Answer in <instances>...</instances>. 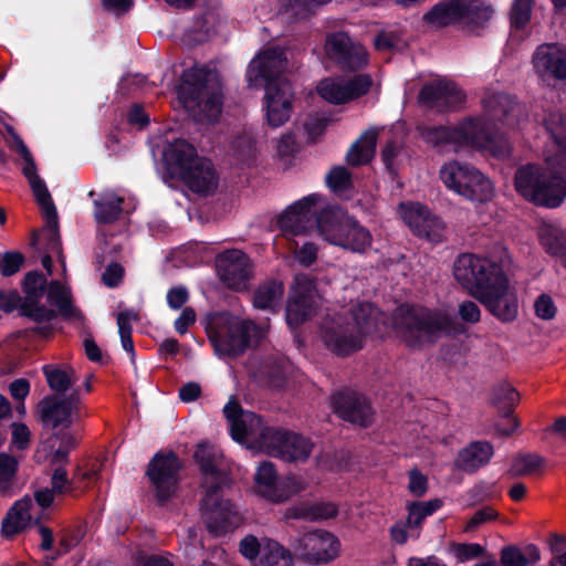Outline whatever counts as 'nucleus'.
Here are the masks:
<instances>
[{"mask_svg":"<svg viewBox=\"0 0 566 566\" xmlns=\"http://www.w3.org/2000/svg\"><path fill=\"white\" fill-rule=\"evenodd\" d=\"M353 318V323L325 319L321 326L324 345L339 357L361 349L365 337H384L390 328L410 350H422L442 336L454 338L467 332L451 314L410 303L398 305L390 315L369 302L360 303Z\"/></svg>","mask_w":566,"mask_h":566,"instance_id":"obj_1","label":"nucleus"},{"mask_svg":"<svg viewBox=\"0 0 566 566\" xmlns=\"http://www.w3.org/2000/svg\"><path fill=\"white\" fill-rule=\"evenodd\" d=\"M322 197L311 193L290 205L276 220L284 235L304 234L316 228L329 244L346 251L365 254L373 244L370 231L355 217L345 216L337 207L326 206L317 210Z\"/></svg>","mask_w":566,"mask_h":566,"instance_id":"obj_2","label":"nucleus"},{"mask_svg":"<svg viewBox=\"0 0 566 566\" xmlns=\"http://www.w3.org/2000/svg\"><path fill=\"white\" fill-rule=\"evenodd\" d=\"M193 460L201 475L203 495L200 506L206 527L210 534L223 536L234 531L240 522L235 505L227 497L233 484L232 478L219 468L218 453L210 443H199Z\"/></svg>","mask_w":566,"mask_h":566,"instance_id":"obj_3","label":"nucleus"},{"mask_svg":"<svg viewBox=\"0 0 566 566\" xmlns=\"http://www.w3.org/2000/svg\"><path fill=\"white\" fill-rule=\"evenodd\" d=\"M285 62L286 59L281 49L270 48L250 62L245 75L250 87L264 85L265 117L268 125L273 128L284 125L293 111V86L282 76Z\"/></svg>","mask_w":566,"mask_h":566,"instance_id":"obj_4","label":"nucleus"},{"mask_svg":"<svg viewBox=\"0 0 566 566\" xmlns=\"http://www.w3.org/2000/svg\"><path fill=\"white\" fill-rule=\"evenodd\" d=\"M419 134L424 143L433 147L450 144L471 146L489 150L494 157L505 158L510 154L507 143L500 138L482 118H465L458 126H422Z\"/></svg>","mask_w":566,"mask_h":566,"instance_id":"obj_5","label":"nucleus"},{"mask_svg":"<svg viewBox=\"0 0 566 566\" xmlns=\"http://www.w3.org/2000/svg\"><path fill=\"white\" fill-rule=\"evenodd\" d=\"M552 169L536 164L517 168L514 176L516 191L537 207L555 209L566 199V169L553 161Z\"/></svg>","mask_w":566,"mask_h":566,"instance_id":"obj_6","label":"nucleus"},{"mask_svg":"<svg viewBox=\"0 0 566 566\" xmlns=\"http://www.w3.org/2000/svg\"><path fill=\"white\" fill-rule=\"evenodd\" d=\"M179 101L198 111L208 120H217L222 112V84L217 71L209 66H192L182 72L177 86Z\"/></svg>","mask_w":566,"mask_h":566,"instance_id":"obj_7","label":"nucleus"},{"mask_svg":"<svg viewBox=\"0 0 566 566\" xmlns=\"http://www.w3.org/2000/svg\"><path fill=\"white\" fill-rule=\"evenodd\" d=\"M263 336L264 331L255 323L231 316L219 317L208 328L209 340L220 357H239L252 339L259 343Z\"/></svg>","mask_w":566,"mask_h":566,"instance_id":"obj_8","label":"nucleus"},{"mask_svg":"<svg viewBox=\"0 0 566 566\" xmlns=\"http://www.w3.org/2000/svg\"><path fill=\"white\" fill-rule=\"evenodd\" d=\"M453 276L475 298L509 279L500 261L473 253L455 259Z\"/></svg>","mask_w":566,"mask_h":566,"instance_id":"obj_9","label":"nucleus"},{"mask_svg":"<svg viewBox=\"0 0 566 566\" xmlns=\"http://www.w3.org/2000/svg\"><path fill=\"white\" fill-rule=\"evenodd\" d=\"M440 178L447 188L470 201L486 202L493 196V185L474 166L452 161L440 169Z\"/></svg>","mask_w":566,"mask_h":566,"instance_id":"obj_10","label":"nucleus"},{"mask_svg":"<svg viewBox=\"0 0 566 566\" xmlns=\"http://www.w3.org/2000/svg\"><path fill=\"white\" fill-rule=\"evenodd\" d=\"M181 469L182 462L174 451H159L148 462L146 475L159 506H164L176 493Z\"/></svg>","mask_w":566,"mask_h":566,"instance_id":"obj_11","label":"nucleus"},{"mask_svg":"<svg viewBox=\"0 0 566 566\" xmlns=\"http://www.w3.org/2000/svg\"><path fill=\"white\" fill-rule=\"evenodd\" d=\"M49 286L45 275L39 271L33 270L28 272L21 283L22 291L27 303L23 306V314L25 318L36 323L38 327L33 328V332L46 336L51 334L52 328L49 325H44L56 319V313L54 308L48 307L41 303V298L46 292Z\"/></svg>","mask_w":566,"mask_h":566,"instance_id":"obj_12","label":"nucleus"},{"mask_svg":"<svg viewBox=\"0 0 566 566\" xmlns=\"http://www.w3.org/2000/svg\"><path fill=\"white\" fill-rule=\"evenodd\" d=\"M295 555L306 564L322 565L334 560L339 553V539L331 532L315 530L290 539Z\"/></svg>","mask_w":566,"mask_h":566,"instance_id":"obj_13","label":"nucleus"},{"mask_svg":"<svg viewBox=\"0 0 566 566\" xmlns=\"http://www.w3.org/2000/svg\"><path fill=\"white\" fill-rule=\"evenodd\" d=\"M220 280L231 290H244L253 276L251 258L240 249H227L216 256Z\"/></svg>","mask_w":566,"mask_h":566,"instance_id":"obj_14","label":"nucleus"},{"mask_svg":"<svg viewBox=\"0 0 566 566\" xmlns=\"http://www.w3.org/2000/svg\"><path fill=\"white\" fill-rule=\"evenodd\" d=\"M325 51L328 57L343 71L356 72L368 63V54L365 48L353 41L343 31L331 33L327 36Z\"/></svg>","mask_w":566,"mask_h":566,"instance_id":"obj_15","label":"nucleus"},{"mask_svg":"<svg viewBox=\"0 0 566 566\" xmlns=\"http://www.w3.org/2000/svg\"><path fill=\"white\" fill-rule=\"evenodd\" d=\"M482 105L484 116H478L476 118L485 120L488 126L507 143L510 154L506 157L511 156L512 147L510 142L496 127V123L506 127H514L518 123L520 112L515 97L506 93H493L482 99Z\"/></svg>","mask_w":566,"mask_h":566,"instance_id":"obj_16","label":"nucleus"},{"mask_svg":"<svg viewBox=\"0 0 566 566\" xmlns=\"http://www.w3.org/2000/svg\"><path fill=\"white\" fill-rule=\"evenodd\" d=\"M464 92L451 80L438 78L427 82L419 91V102L443 113L459 108L465 102Z\"/></svg>","mask_w":566,"mask_h":566,"instance_id":"obj_17","label":"nucleus"},{"mask_svg":"<svg viewBox=\"0 0 566 566\" xmlns=\"http://www.w3.org/2000/svg\"><path fill=\"white\" fill-rule=\"evenodd\" d=\"M315 313V284L302 277L296 279L285 307V319L290 327L295 328L308 321Z\"/></svg>","mask_w":566,"mask_h":566,"instance_id":"obj_18","label":"nucleus"},{"mask_svg":"<svg viewBox=\"0 0 566 566\" xmlns=\"http://www.w3.org/2000/svg\"><path fill=\"white\" fill-rule=\"evenodd\" d=\"M520 400L518 391L507 382H501L493 387L491 405L496 408L501 420L494 423V429L500 437H510L518 428V420L513 417L514 409Z\"/></svg>","mask_w":566,"mask_h":566,"instance_id":"obj_19","label":"nucleus"},{"mask_svg":"<svg viewBox=\"0 0 566 566\" xmlns=\"http://www.w3.org/2000/svg\"><path fill=\"white\" fill-rule=\"evenodd\" d=\"M476 300L501 323H512L517 318L518 300L510 289L509 279L482 295H476Z\"/></svg>","mask_w":566,"mask_h":566,"instance_id":"obj_20","label":"nucleus"},{"mask_svg":"<svg viewBox=\"0 0 566 566\" xmlns=\"http://www.w3.org/2000/svg\"><path fill=\"white\" fill-rule=\"evenodd\" d=\"M334 412L344 421L368 427L371 422V406L368 399L354 390H340L333 395Z\"/></svg>","mask_w":566,"mask_h":566,"instance_id":"obj_21","label":"nucleus"},{"mask_svg":"<svg viewBox=\"0 0 566 566\" xmlns=\"http://www.w3.org/2000/svg\"><path fill=\"white\" fill-rule=\"evenodd\" d=\"M198 156L197 149L185 139L168 143L163 151L165 175L169 179L181 181Z\"/></svg>","mask_w":566,"mask_h":566,"instance_id":"obj_22","label":"nucleus"},{"mask_svg":"<svg viewBox=\"0 0 566 566\" xmlns=\"http://www.w3.org/2000/svg\"><path fill=\"white\" fill-rule=\"evenodd\" d=\"M181 182L193 193L209 196L217 190L219 176L210 159L198 156Z\"/></svg>","mask_w":566,"mask_h":566,"instance_id":"obj_23","label":"nucleus"},{"mask_svg":"<svg viewBox=\"0 0 566 566\" xmlns=\"http://www.w3.org/2000/svg\"><path fill=\"white\" fill-rule=\"evenodd\" d=\"M401 207L403 208L402 218L416 235L429 241L438 240L441 230L440 219L433 216L426 206L412 202L408 206L401 205Z\"/></svg>","mask_w":566,"mask_h":566,"instance_id":"obj_24","label":"nucleus"},{"mask_svg":"<svg viewBox=\"0 0 566 566\" xmlns=\"http://www.w3.org/2000/svg\"><path fill=\"white\" fill-rule=\"evenodd\" d=\"M533 63L542 75L566 80V48L557 43L542 44L534 53Z\"/></svg>","mask_w":566,"mask_h":566,"instance_id":"obj_25","label":"nucleus"},{"mask_svg":"<svg viewBox=\"0 0 566 566\" xmlns=\"http://www.w3.org/2000/svg\"><path fill=\"white\" fill-rule=\"evenodd\" d=\"M464 12V0H440L422 15V21L436 30L446 29L462 23Z\"/></svg>","mask_w":566,"mask_h":566,"instance_id":"obj_26","label":"nucleus"},{"mask_svg":"<svg viewBox=\"0 0 566 566\" xmlns=\"http://www.w3.org/2000/svg\"><path fill=\"white\" fill-rule=\"evenodd\" d=\"M46 302L54 307L56 318L65 322L84 321V315L73 303L71 290L59 280H52L46 289Z\"/></svg>","mask_w":566,"mask_h":566,"instance_id":"obj_27","label":"nucleus"},{"mask_svg":"<svg viewBox=\"0 0 566 566\" xmlns=\"http://www.w3.org/2000/svg\"><path fill=\"white\" fill-rule=\"evenodd\" d=\"M494 455V448L489 441H472L461 449L454 464L460 471L473 474L488 465Z\"/></svg>","mask_w":566,"mask_h":566,"instance_id":"obj_28","label":"nucleus"},{"mask_svg":"<svg viewBox=\"0 0 566 566\" xmlns=\"http://www.w3.org/2000/svg\"><path fill=\"white\" fill-rule=\"evenodd\" d=\"M40 420L43 427L67 429L73 422V415L60 402V397H44L39 406Z\"/></svg>","mask_w":566,"mask_h":566,"instance_id":"obj_29","label":"nucleus"},{"mask_svg":"<svg viewBox=\"0 0 566 566\" xmlns=\"http://www.w3.org/2000/svg\"><path fill=\"white\" fill-rule=\"evenodd\" d=\"M258 492L265 499L282 503L289 499V494L277 485V472L275 465L270 461H263L256 469L254 475Z\"/></svg>","mask_w":566,"mask_h":566,"instance_id":"obj_30","label":"nucleus"},{"mask_svg":"<svg viewBox=\"0 0 566 566\" xmlns=\"http://www.w3.org/2000/svg\"><path fill=\"white\" fill-rule=\"evenodd\" d=\"M284 295L283 282L275 279H266L260 283L253 292V306L277 313Z\"/></svg>","mask_w":566,"mask_h":566,"instance_id":"obj_31","label":"nucleus"},{"mask_svg":"<svg viewBox=\"0 0 566 566\" xmlns=\"http://www.w3.org/2000/svg\"><path fill=\"white\" fill-rule=\"evenodd\" d=\"M544 127L556 146L553 161L566 169V114L553 112L544 118Z\"/></svg>","mask_w":566,"mask_h":566,"instance_id":"obj_32","label":"nucleus"},{"mask_svg":"<svg viewBox=\"0 0 566 566\" xmlns=\"http://www.w3.org/2000/svg\"><path fill=\"white\" fill-rule=\"evenodd\" d=\"M542 558L541 551L535 544H526L523 547L506 545L501 548V566H534Z\"/></svg>","mask_w":566,"mask_h":566,"instance_id":"obj_33","label":"nucleus"},{"mask_svg":"<svg viewBox=\"0 0 566 566\" xmlns=\"http://www.w3.org/2000/svg\"><path fill=\"white\" fill-rule=\"evenodd\" d=\"M45 226L41 230H34L31 234L30 245L38 250L41 241H44V251L61 253L62 242L59 229V216L55 212L54 220L49 214H43Z\"/></svg>","mask_w":566,"mask_h":566,"instance_id":"obj_34","label":"nucleus"},{"mask_svg":"<svg viewBox=\"0 0 566 566\" xmlns=\"http://www.w3.org/2000/svg\"><path fill=\"white\" fill-rule=\"evenodd\" d=\"M377 132L366 130L349 147L346 154V161L353 167L367 165L371 161L376 153Z\"/></svg>","mask_w":566,"mask_h":566,"instance_id":"obj_35","label":"nucleus"},{"mask_svg":"<svg viewBox=\"0 0 566 566\" xmlns=\"http://www.w3.org/2000/svg\"><path fill=\"white\" fill-rule=\"evenodd\" d=\"M287 430L264 426L258 431L253 444L271 457L282 458V446L286 441Z\"/></svg>","mask_w":566,"mask_h":566,"instance_id":"obj_36","label":"nucleus"},{"mask_svg":"<svg viewBox=\"0 0 566 566\" xmlns=\"http://www.w3.org/2000/svg\"><path fill=\"white\" fill-rule=\"evenodd\" d=\"M539 242L545 252L558 258L566 269V231L555 226L544 227L539 231Z\"/></svg>","mask_w":566,"mask_h":566,"instance_id":"obj_37","label":"nucleus"},{"mask_svg":"<svg viewBox=\"0 0 566 566\" xmlns=\"http://www.w3.org/2000/svg\"><path fill=\"white\" fill-rule=\"evenodd\" d=\"M338 514V507L332 502H317L313 504H300L291 507L287 516L295 520H328Z\"/></svg>","mask_w":566,"mask_h":566,"instance_id":"obj_38","label":"nucleus"},{"mask_svg":"<svg viewBox=\"0 0 566 566\" xmlns=\"http://www.w3.org/2000/svg\"><path fill=\"white\" fill-rule=\"evenodd\" d=\"M464 8L462 23L472 31L485 28L494 14L493 7L483 0H464Z\"/></svg>","mask_w":566,"mask_h":566,"instance_id":"obj_39","label":"nucleus"},{"mask_svg":"<svg viewBox=\"0 0 566 566\" xmlns=\"http://www.w3.org/2000/svg\"><path fill=\"white\" fill-rule=\"evenodd\" d=\"M49 387L57 392L65 394L77 381V376L72 367L62 368L57 365H44L42 367Z\"/></svg>","mask_w":566,"mask_h":566,"instance_id":"obj_40","label":"nucleus"},{"mask_svg":"<svg viewBox=\"0 0 566 566\" xmlns=\"http://www.w3.org/2000/svg\"><path fill=\"white\" fill-rule=\"evenodd\" d=\"M263 418L255 412L249 411L241 418L230 421V436L237 442H244L251 439L252 442L260 428L262 427Z\"/></svg>","mask_w":566,"mask_h":566,"instance_id":"obj_41","label":"nucleus"},{"mask_svg":"<svg viewBox=\"0 0 566 566\" xmlns=\"http://www.w3.org/2000/svg\"><path fill=\"white\" fill-rule=\"evenodd\" d=\"M312 442L303 436L287 430L282 446V460L287 462L306 461L312 452Z\"/></svg>","mask_w":566,"mask_h":566,"instance_id":"obj_42","label":"nucleus"},{"mask_svg":"<svg viewBox=\"0 0 566 566\" xmlns=\"http://www.w3.org/2000/svg\"><path fill=\"white\" fill-rule=\"evenodd\" d=\"M124 199L112 196L94 201V218L99 224H112L116 222L123 212Z\"/></svg>","mask_w":566,"mask_h":566,"instance_id":"obj_43","label":"nucleus"},{"mask_svg":"<svg viewBox=\"0 0 566 566\" xmlns=\"http://www.w3.org/2000/svg\"><path fill=\"white\" fill-rule=\"evenodd\" d=\"M442 501L440 499H433L427 502L415 501L411 502L408 506V518L407 526L411 528L421 527L426 517L436 513L442 506Z\"/></svg>","mask_w":566,"mask_h":566,"instance_id":"obj_44","label":"nucleus"},{"mask_svg":"<svg viewBox=\"0 0 566 566\" xmlns=\"http://www.w3.org/2000/svg\"><path fill=\"white\" fill-rule=\"evenodd\" d=\"M258 566H294L290 549L277 542H271L265 547Z\"/></svg>","mask_w":566,"mask_h":566,"instance_id":"obj_45","label":"nucleus"},{"mask_svg":"<svg viewBox=\"0 0 566 566\" xmlns=\"http://www.w3.org/2000/svg\"><path fill=\"white\" fill-rule=\"evenodd\" d=\"M29 185L33 192L36 203L43 211V214H49L51 220H54L56 207L46 187L45 181L40 176H38L33 177V179L29 181Z\"/></svg>","mask_w":566,"mask_h":566,"instance_id":"obj_46","label":"nucleus"},{"mask_svg":"<svg viewBox=\"0 0 566 566\" xmlns=\"http://www.w3.org/2000/svg\"><path fill=\"white\" fill-rule=\"evenodd\" d=\"M544 458L535 453H525L517 455L510 468L512 476H524L532 474L543 468Z\"/></svg>","mask_w":566,"mask_h":566,"instance_id":"obj_47","label":"nucleus"},{"mask_svg":"<svg viewBox=\"0 0 566 566\" xmlns=\"http://www.w3.org/2000/svg\"><path fill=\"white\" fill-rule=\"evenodd\" d=\"M326 186L335 195L344 193L353 188L350 171L344 166L333 167L325 177Z\"/></svg>","mask_w":566,"mask_h":566,"instance_id":"obj_48","label":"nucleus"},{"mask_svg":"<svg viewBox=\"0 0 566 566\" xmlns=\"http://www.w3.org/2000/svg\"><path fill=\"white\" fill-rule=\"evenodd\" d=\"M534 0H514L510 10V23L515 30H523L530 22Z\"/></svg>","mask_w":566,"mask_h":566,"instance_id":"obj_49","label":"nucleus"},{"mask_svg":"<svg viewBox=\"0 0 566 566\" xmlns=\"http://www.w3.org/2000/svg\"><path fill=\"white\" fill-rule=\"evenodd\" d=\"M25 303L27 300L17 290H0V311L3 313L10 314L18 311V315L25 318L22 310Z\"/></svg>","mask_w":566,"mask_h":566,"instance_id":"obj_50","label":"nucleus"},{"mask_svg":"<svg viewBox=\"0 0 566 566\" xmlns=\"http://www.w3.org/2000/svg\"><path fill=\"white\" fill-rule=\"evenodd\" d=\"M319 95L328 103L340 105L349 102L346 84L323 83L319 87Z\"/></svg>","mask_w":566,"mask_h":566,"instance_id":"obj_51","label":"nucleus"},{"mask_svg":"<svg viewBox=\"0 0 566 566\" xmlns=\"http://www.w3.org/2000/svg\"><path fill=\"white\" fill-rule=\"evenodd\" d=\"M332 0H289L287 7L297 19H306Z\"/></svg>","mask_w":566,"mask_h":566,"instance_id":"obj_52","label":"nucleus"},{"mask_svg":"<svg viewBox=\"0 0 566 566\" xmlns=\"http://www.w3.org/2000/svg\"><path fill=\"white\" fill-rule=\"evenodd\" d=\"M349 99H356L366 95L373 85L369 74H356L345 82Z\"/></svg>","mask_w":566,"mask_h":566,"instance_id":"obj_53","label":"nucleus"},{"mask_svg":"<svg viewBox=\"0 0 566 566\" xmlns=\"http://www.w3.org/2000/svg\"><path fill=\"white\" fill-rule=\"evenodd\" d=\"M25 258L19 251L4 252L0 259V272L4 277H9L18 273L24 264Z\"/></svg>","mask_w":566,"mask_h":566,"instance_id":"obj_54","label":"nucleus"},{"mask_svg":"<svg viewBox=\"0 0 566 566\" xmlns=\"http://www.w3.org/2000/svg\"><path fill=\"white\" fill-rule=\"evenodd\" d=\"M262 379L271 389L280 390L286 386L284 370L277 364L266 365L262 370Z\"/></svg>","mask_w":566,"mask_h":566,"instance_id":"obj_55","label":"nucleus"},{"mask_svg":"<svg viewBox=\"0 0 566 566\" xmlns=\"http://www.w3.org/2000/svg\"><path fill=\"white\" fill-rule=\"evenodd\" d=\"M51 485L56 494L71 493L74 490L73 480L69 479L67 471L63 465L54 469L51 476Z\"/></svg>","mask_w":566,"mask_h":566,"instance_id":"obj_56","label":"nucleus"},{"mask_svg":"<svg viewBox=\"0 0 566 566\" xmlns=\"http://www.w3.org/2000/svg\"><path fill=\"white\" fill-rule=\"evenodd\" d=\"M454 556L460 562H467L484 555V547L478 543H458L452 546Z\"/></svg>","mask_w":566,"mask_h":566,"instance_id":"obj_57","label":"nucleus"},{"mask_svg":"<svg viewBox=\"0 0 566 566\" xmlns=\"http://www.w3.org/2000/svg\"><path fill=\"white\" fill-rule=\"evenodd\" d=\"M535 314L543 321H551L556 316L557 308L551 295L543 293L534 303Z\"/></svg>","mask_w":566,"mask_h":566,"instance_id":"obj_58","label":"nucleus"},{"mask_svg":"<svg viewBox=\"0 0 566 566\" xmlns=\"http://www.w3.org/2000/svg\"><path fill=\"white\" fill-rule=\"evenodd\" d=\"M32 507V501L30 497L24 496L17 501L8 511L7 516H11L12 520L20 522L25 527L31 518L30 509Z\"/></svg>","mask_w":566,"mask_h":566,"instance_id":"obj_59","label":"nucleus"},{"mask_svg":"<svg viewBox=\"0 0 566 566\" xmlns=\"http://www.w3.org/2000/svg\"><path fill=\"white\" fill-rule=\"evenodd\" d=\"M125 270L118 262H111L102 274V282L109 289L117 287L124 279Z\"/></svg>","mask_w":566,"mask_h":566,"instance_id":"obj_60","label":"nucleus"},{"mask_svg":"<svg viewBox=\"0 0 566 566\" xmlns=\"http://www.w3.org/2000/svg\"><path fill=\"white\" fill-rule=\"evenodd\" d=\"M499 513L491 506H484L478 510L472 517L468 521L465 531L472 532L476 530L480 525L496 520Z\"/></svg>","mask_w":566,"mask_h":566,"instance_id":"obj_61","label":"nucleus"},{"mask_svg":"<svg viewBox=\"0 0 566 566\" xmlns=\"http://www.w3.org/2000/svg\"><path fill=\"white\" fill-rule=\"evenodd\" d=\"M409 492L417 497H421L428 490V479L418 469H412L409 472Z\"/></svg>","mask_w":566,"mask_h":566,"instance_id":"obj_62","label":"nucleus"},{"mask_svg":"<svg viewBox=\"0 0 566 566\" xmlns=\"http://www.w3.org/2000/svg\"><path fill=\"white\" fill-rule=\"evenodd\" d=\"M11 429L12 443L20 450L27 449L30 443L31 436L28 426L22 422H13L11 424Z\"/></svg>","mask_w":566,"mask_h":566,"instance_id":"obj_63","label":"nucleus"},{"mask_svg":"<svg viewBox=\"0 0 566 566\" xmlns=\"http://www.w3.org/2000/svg\"><path fill=\"white\" fill-rule=\"evenodd\" d=\"M459 316L464 323L475 324L481 318V311L473 301H463L459 305Z\"/></svg>","mask_w":566,"mask_h":566,"instance_id":"obj_64","label":"nucleus"}]
</instances>
